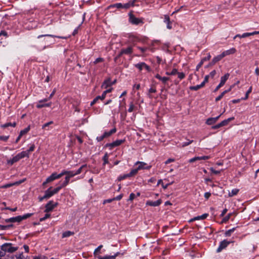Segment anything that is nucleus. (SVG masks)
<instances>
[{
  "mask_svg": "<svg viewBox=\"0 0 259 259\" xmlns=\"http://www.w3.org/2000/svg\"><path fill=\"white\" fill-rule=\"evenodd\" d=\"M50 217V214L47 212V213L45 215V216L43 218H40L39 220L40 222H42Z\"/></svg>",
  "mask_w": 259,
  "mask_h": 259,
  "instance_id": "864d4df0",
  "label": "nucleus"
},
{
  "mask_svg": "<svg viewBox=\"0 0 259 259\" xmlns=\"http://www.w3.org/2000/svg\"><path fill=\"white\" fill-rule=\"evenodd\" d=\"M239 190L238 189H233L231 190V192H229V196L230 197H232L235 196L238 194Z\"/></svg>",
  "mask_w": 259,
  "mask_h": 259,
  "instance_id": "2f4dec72",
  "label": "nucleus"
},
{
  "mask_svg": "<svg viewBox=\"0 0 259 259\" xmlns=\"http://www.w3.org/2000/svg\"><path fill=\"white\" fill-rule=\"evenodd\" d=\"M103 247L102 245H99L97 248L95 249V250L94 251V255L95 256H97L98 254V252L100 250V249Z\"/></svg>",
  "mask_w": 259,
  "mask_h": 259,
  "instance_id": "49530a36",
  "label": "nucleus"
},
{
  "mask_svg": "<svg viewBox=\"0 0 259 259\" xmlns=\"http://www.w3.org/2000/svg\"><path fill=\"white\" fill-rule=\"evenodd\" d=\"M88 171L87 165L83 164L77 170L75 171L76 175L81 174L82 171L85 173Z\"/></svg>",
  "mask_w": 259,
  "mask_h": 259,
  "instance_id": "dca6fc26",
  "label": "nucleus"
},
{
  "mask_svg": "<svg viewBox=\"0 0 259 259\" xmlns=\"http://www.w3.org/2000/svg\"><path fill=\"white\" fill-rule=\"evenodd\" d=\"M193 140H191V141L189 140L187 142H183L182 144V147H185V146H188L189 145L191 144L193 142Z\"/></svg>",
  "mask_w": 259,
  "mask_h": 259,
  "instance_id": "680f3d73",
  "label": "nucleus"
},
{
  "mask_svg": "<svg viewBox=\"0 0 259 259\" xmlns=\"http://www.w3.org/2000/svg\"><path fill=\"white\" fill-rule=\"evenodd\" d=\"M221 114L215 117H210L207 119L206 123L208 125H211L214 123L221 116Z\"/></svg>",
  "mask_w": 259,
  "mask_h": 259,
  "instance_id": "f3484780",
  "label": "nucleus"
},
{
  "mask_svg": "<svg viewBox=\"0 0 259 259\" xmlns=\"http://www.w3.org/2000/svg\"><path fill=\"white\" fill-rule=\"evenodd\" d=\"M105 138L103 134L101 136H98L96 138V140L98 141V142H101Z\"/></svg>",
  "mask_w": 259,
  "mask_h": 259,
  "instance_id": "774afa93",
  "label": "nucleus"
},
{
  "mask_svg": "<svg viewBox=\"0 0 259 259\" xmlns=\"http://www.w3.org/2000/svg\"><path fill=\"white\" fill-rule=\"evenodd\" d=\"M59 178V176L57 172H53L51 174V176H50L49 177L47 178L45 182H43L42 185L45 186L47 183L52 182L55 181V180L58 179Z\"/></svg>",
  "mask_w": 259,
  "mask_h": 259,
  "instance_id": "7ed1b4c3",
  "label": "nucleus"
},
{
  "mask_svg": "<svg viewBox=\"0 0 259 259\" xmlns=\"http://www.w3.org/2000/svg\"><path fill=\"white\" fill-rule=\"evenodd\" d=\"M33 214V213H28L23 215H18L15 217L11 218L6 220L7 223L11 222H20L23 220L27 219V218L31 217Z\"/></svg>",
  "mask_w": 259,
  "mask_h": 259,
  "instance_id": "f257e3e1",
  "label": "nucleus"
},
{
  "mask_svg": "<svg viewBox=\"0 0 259 259\" xmlns=\"http://www.w3.org/2000/svg\"><path fill=\"white\" fill-rule=\"evenodd\" d=\"M231 243L230 241L227 240H224L220 243L219 246L217 249V252H221L223 249L226 248Z\"/></svg>",
  "mask_w": 259,
  "mask_h": 259,
  "instance_id": "0eeeda50",
  "label": "nucleus"
},
{
  "mask_svg": "<svg viewBox=\"0 0 259 259\" xmlns=\"http://www.w3.org/2000/svg\"><path fill=\"white\" fill-rule=\"evenodd\" d=\"M113 6L117 9H123V4L121 3L115 4Z\"/></svg>",
  "mask_w": 259,
  "mask_h": 259,
  "instance_id": "6e6d98bb",
  "label": "nucleus"
},
{
  "mask_svg": "<svg viewBox=\"0 0 259 259\" xmlns=\"http://www.w3.org/2000/svg\"><path fill=\"white\" fill-rule=\"evenodd\" d=\"M135 197H136V194H135L133 193H132L130 195L128 200L133 201L135 199Z\"/></svg>",
  "mask_w": 259,
  "mask_h": 259,
  "instance_id": "0e129e2a",
  "label": "nucleus"
},
{
  "mask_svg": "<svg viewBox=\"0 0 259 259\" xmlns=\"http://www.w3.org/2000/svg\"><path fill=\"white\" fill-rule=\"evenodd\" d=\"M112 83L111 82V80L110 79H107L103 82L102 84L101 88L103 89H107L108 87L111 86Z\"/></svg>",
  "mask_w": 259,
  "mask_h": 259,
  "instance_id": "5701e85b",
  "label": "nucleus"
},
{
  "mask_svg": "<svg viewBox=\"0 0 259 259\" xmlns=\"http://www.w3.org/2000/svg\"><path fill=\"white\" fill-rule=\"evenodd\" d=\"M20 160V157L18 154H17L15 156L13 157L12 159H10L8 161V163L10 165H13L14 163Z\"/></svg>",
  "mask_w": 259,
  "mask_h": 259,
  "instance_id": "4be33fe9",
  "label": "nucleus"
},
{
  "mask_svg": "<svg viewBox=\"0 0 259 259\" xmlns=\"http://www.w3.org/2000/svg\"><path fill=\"white\" fill-rule=\"evenodd\" d=\"M232 213H229V214H228L226 217H225L223 220H222V222L223 223H226L230 219L231 215H232Z\"/></svg>",
  "mask_w": 259,
  "mask_h": 259,
  "instance_id": "a19ab883",
  "label": "nucleus"
},
{
  "mask_svg": "<svg viewBox=\"0 0 259 259\" xmlns=\"http://www.w3.org/2000/svg\"><path fill=\"white\" fill-rule=\"evenodd\" d=\"M9 138V136H0V140L3 141H7Z\"/></svg>",
  "mask_w": 259,
  "mask_h": 259,
  "instance_id": "052dcab7",
  "label": "nucleus"
},
{
  "mask_svg": "<svg viewBox=\"0 0 259 259\" xmlns=\"http://www.w3.org/2000/svg\"><path fill=\"white\" fill-rule=\"evenodd\" d=\"M73 234H74L73 232H71L70 231H65V232H63L62 234V238L68 237L70 236L73 235Z\"/></svg>",
  "mask_w": 259,
  "mask_h": 259,
  "instance_id": "7c9ffc66",
  "label": "nucleus"
},
{
  "mask_svg": "<svg viewBox=\"0 0 259 259\" xmlns=\"http://www.w3.org/2000/svg\"><path fill=\"white\" fill-rule=\"evenodd\" d=\"M178 74V77L180 79H183L185 77V74L183 72H178L177 73Z\"/></svg>",
  "mask_w": 259,
  "mask_h": 259,
  "instance_id": "bf43d9fd",
  "label": "nucleus"
},
{
  "mask_svg": "<svg viewBox=\"0 0 259 259\" xmlns=\"http://www.w3.org/2000/svg\"><path fill=\"white\" fill-rule=\"evenodd\" d=\"M58 204V203H53V201H50L46 205V209L45 211L46 212H49L52 211Z\"/></svg>",
  "mask_w": 259,
  "mask_h": 259,
  "instance_id": "6e6552de",
  "label": "nucleus"
},
{
  "mask_svg": "<svg viewBox=\"0 0 259 259\" xmlns=\"http://www.w3.org/2000/svg\"><path fill=\"white\" fill-rule=\"evenodd\" d=\"M12 244L10 243H6L1 246V249L5 253L8 252L13 253L18 250V247L12 246Z\"/></svg>",
  "mask_w": 259,
  "mask_h": 259,
  "instance_id": "f03ea898",
  "label": "nucleus"
},
{
  "mask_svg": "<svg viewBox=\"0 0 259 259\" xmlns=\"http://www.w3.org/2000/svg\"><path fill=\"white\" fill-rule=\"evenodd\" d=\"M210 171H211L212 173H213V174H215V175L219 174L220 173V172H221V170H215L214 169H213V168H212V167H211V168H210Z\"/></svg>",
  "mask_w": 259,
  "mask_h": 259,
  "instance_id": "e2e57ef3",
  "label": "nucleus"
},
{
  "mask_svg": "<svg viewBox=\"0 0 259 259\" xmlns=\"http://www.w3.org/2000/svg\"><path fill=\"white\" fill-rule=\"evenodd\" d=\"M164 22L166 24V27L167 29H170L172 28L169 16L167 15H164Z\"/></svg>",
  "mask_w": 259,
  "mask_h": 259,
  "instance_id": "aec40b11",
  "label": "nucleus"
},
{
  "mask_svg": "<svg viewBox=\"0 0 259 259\" xmlns=\"http://www.w3.org/2000/svg\"><path fill=\"white\" fill-rule=\"evenodd\" d=\"M16 257L17 259H29L28 256H25L24 255H23V253H21L18 255H16Z\"/></svg>",
  "mask_w": 259,
  "mask_h": 259,
  "instance_id": "de8ad7c7",
  "label": "nucleus"
},
{
  "mask_svg": "<svg viewBox=\"0 0 259 259\" xmlns=\"http://www.w3.org/2000/svg\"><path fill=\"white\" fill-rule=\"evenodd\" d=\"M251 36V33L250 32H246L244 33L241 35V37L245 38L246 37H248Z\"/></svg>",
  "mask_w": 259,
  "mask_h": 259,
  "instance_id": "338daca9",
  "label": "nucleus"
},
{
  "mask_svg": "<svg viewBox=\"0 0 259 259\" xmlns=\"http://www.w3.org/2000/svg\"><path fill=\"white\" fill-rule=\"evenodd\" d=\"M130 177V176H128V174H124L122 176H120L118 178V180L119 181H121L122 180H124L127 178H128Z\"/></svg>",
  "mask_w": 259,
  "mask_h": 259,
  "instance_id": "3c124183",
  "label": "nucleus"
},
{
  "mask_svg": "<svg viewBox=\"0 0 259 259\" xmlns=\"http://www.w3.org/2000/svg\"><path fill=\"white\" fill-rule=\"evenodd\" d=\"M108 158H109L108 154L107 153H106L102 158V159L103 160V165H105L106 164L108 163V162H109Z\"/></svg>",
  "mask_w": 259,
  "mask_h": 259,
  "instance_id": "473e14b6",
  "label": "nucleus"
},
{
  "mask_svg": "<svg viewBox=\"0 0 259 259\" xmlns=\"http://www.w3.org/2000/svg\"><path fill=\"white\" fill-rule=\"evenodd\" d=\"M105 98V97H102L101 96H97L91 103V106L94 105L99 100H103Z\"/></svg>",
  "mask_w": 259,
  "mask_h": 259,
  "instance_id": "c756f323",
  "label": "nucleus"
},
{
  "mask_svg": "<svg viewBox=\"0 0 259 259\" xmlns=\"http://www.w3.org/2000/svg\"><path fill=\"white\" fill-rule=\"evenodd\" d=\"M133 52V49L132 47H128L127 48L123 49L121 50L119 56H121L123 54L129 55Z\"/></svg>",
  "mask_w": 259,
  "mask_h": 259,
  "instance_id": "4468645a",
  "label": "nucleus"
},
{
  "mask_svg": "<svg viewBox=\"0 0 259 259\" xmlns=\"http://www.w3.org/2000/svg\"><path fill=\"white\" fill-rule=\"evenodd\" d=\"M52 188V187H51L45 192L44 196L39 198L40 201H42L44 199L49 198L55 194Z\"/></svg>",
  "mask_w": 259,
  "mask_h": 259,
  "instance_id": "20e7f679",
  "label": "nucleus"
},
{
  "mask_svg": "<svg viewBox=\"0 0 259 259\" xmlns=\"http://www.w3.org/2000/svg\"><path fill=\"white\" fill-rule=\"evenodd\" d=\"M138 170H139V169H138V167L137 168H135L131 170V171L128 174V176H130V177H131L135 176L137 174Z\"/></svg>",
  "mask_w": 259,
  "mask_h": 259,
  "instance_id": "e433bc0d",
  "label": "nucleus"
},
{
  "mask_svg": "<svg viewBox=\"0 0 259 259\" xmlns=\"http://www.w3.org/2000/svg\"><path fill=\"white\" fill-rule=\"evenodd\" d=\"M42 42L44 43V45L42 49L44 50L47 48V46H48V45L50 42V41H49L47 39L44 38L42 40Z\"/></svg>",
  "mask_w": 259,
  "mask_h": 259,
  "instance_id": "a18cd8bd",
  "label": "nucleus"
},
{
  "mask_svg": "<svg viewBox=\"0 0 259 259\" xmlns=\"http://www.w3.org/2000/svg\"><path fill=\"white\" fill-rule=\"evenodd\" d=\"M120 253L119 252H117L113 255H106L104 256H102L103 258L101 259H115L116 257Z\"/></svg>",
  "mask_w": 259,
  "mask_h": 259,
  "instance_id": "a878e982",
  "label": "nucleus"
},
{
  "mask_svg": "<svg viewBox=\"0 0 259 259\" xmlns=\"http://www.w3.org/2000/svg\"><path fill=\"white\" fill-rule=\"evenodd\" d=\"M208 216V213H204L201 215H198L197 217H195L192 219L190 221L193 222L196 220H204Z\"/></svg>",
  "mask_w": 259,
  "mask_h": 259,
  "instance_id": "6ab92c4d",
  "label": "nucleus"
},
{
  "mask_svg": "<svg viewBox=\"0 0 259 259\" xmlns=\"http://www.w3.org/2000/svg\"><path fill=\"white\" fill-rule=\"evenodd\" d=\"M112 90H113V88H110L108 89H107L106 91H104L102 94V97H106L107 94L111 92Z\"/></svg>",
  "mask_w": 259,
  "mask_h": 259,
  "instance_id": "37998d69",
  "label": "nucleus"
},
{
  "mask_svg": "<svg viewBox=\"0 0 259 259\" xmlns=\"http://www.w3.org/2000/svg\"><path fill=\"white\" fill-rule=\"evenodd\" d=\"M42 37H58V38H65L66 37H62V36H56V35H52V34H44V35H38L37 38L38 39H39Z\"/></svg>",
  "mask_w": 259,
  "mask_h": 259,
  "instance_id": "bb28decb",
  "label": "nucleus"
},
{
  "mask_svg": "<svg viewBox=\"0 0 259 259\" xmlns=\"http://www.w3.org/2000/svg\"><path fill=\"white\" fill-rule=\"evenodd\" d=\"M139 40V38L133 35H130L128 38V42L130 43L135 44Z\"/></svg>",
  "mask_w": 259,
  "mask_h": 259,
  "instance_id": "b1692460",
  "label": "nucleus"
},
{
  "mask_svg": "<svg viewBox=\"0 0 259 259\" xmlns=\"http://www.w3.org/2000/svg\"><path fill=\"white\" fill-rule=\"evenodd\" d=\"M162 203V201L161 199H158L156 201H153L151 200H147L146 202V205L151 206H158Z\"/></svg>",
  "mask_w": 259,
  "mask_h": 259,
  "instance_id": "f8f14e48",
  "label": "nucleus"
},
{
  "mask_svg": "<svg viewBox=\"0 0 259 259\" xmlns=\"http://www.w3.org/2000/svg\"><path fill=\"white\" fill-rule=\"evenodd\" d=\"M230 76V74L229 73H226L225 75L223 76H222L221 78V81L219 85L216 87V88L214 90V92L217 91L220 88H221L222 86H223L227 80L228 79L229 77Z\"/></svg>",
  "mask_w": 259,
  "mask_h": 259,
  "instance_id": "423d86ee",
  "label": "nucleus"
},
{
  "mask_svg": "<svg viewBox=\"0 0 259 259\" xmlns=\"http://www.w3.org/2000/svg\"><path fill=\"white\" fill-rule=\"evenodd\" d=\"M16 125V122H13V123H11V122H8V123H6L5 124H4L3 125H1V127L2 128H6V127H8L9 126H13V127H15Z\"/></svg>",
  "mask_w": 259,
  "mask_h": 259,
  "instance_id": "f704fd0d",
  "label": "nucleus"
},
{
  "mask_svg": "<svg viewBox=\"0 0 259 259\" xmlns=\"http://www.w3.org/2000/svg\"><path fill=\"white\" fill-rule=\"evenodd\" d=\"M53 123V122L52 121H51L50 122H48L47 123H45L42 126V128L43 129H45L46 130H50V128H49V126L51 125V124H52Z\"/></svg>",
  "mask_w": 259,
  "mask_h": 259,
  "instance_id": "c9c22d12",
  "label": "nucleus"
},
{
  "mask_svg": "<svg viewBox=\"0 0 259 259\" xmlns=\"http://www.w3.org/2000/svg\"><path fill=\"white\" fill-rule=\"evenodd\" d=\"M178 73V70L176 68H174L171 71L169 72H166L165 74L168 75H174Z\"/></svg>",
  "mask_w": 259,
  "mask_h": 259,
  "instance_id": "ea45409f",
  "label": "nucleus"
},
{
  "mask_svg": "<svg viewBox=\"0 0 259 259\" xmlns=\"http://www.w3.org/2000/svg\"><path fill=\"white\" fill-rule=\"evenodd\" d=\"M15 185L14 184V183H9V184H6V185H4L2 186H1V188H9V187H11L12 186H14Z\"/></svg>",
  "mask_w": 259,
  "mask_h": 259,
  "instance_id": "4d7b16f0",
  "label": "nucleus"
},
{
  "mask_svg": "<svg viewBox=\"0 0 259 259\" xmlns=\"http://www.w3.org/2000/svg\"><path fill=\"white\" fill-rule=\"evenodd\" d=\"M135 66L137 69H138L140 71H142L144 69H146L148 72L151 71L150 66L147 65L144 62H140L139 63L136 64L135 65Z\"/></svg>",
  "mask_w": 259,
  "mask_h": 259,
  "instance_id": "39448f33",
  "label": "nucleus"
},
{
  "mask_svg": "<svg viewBox=\"0 0 259 259\" xmlns=\"http://www.w3.org/2000/svg\"><path fill=\"white\" fill-rule=\"evenodd\" d=\"M129 21L133 24L138 25L140 23H143L142 20L135 17L133 15L130 14L129 18Z\"/></svg>",
  "mask_w": 259,
  "mask_h": 259,
  "instance_id": "9b49d317",
  "label": "nucleus"
},
{
  "mask_svg": "<svg viewBox=\"0 0 259 259\" xmlns=\"http://www.w3.org/2000/svg\"><path fill=\"white\" fill-rule=\"evenodd\" d=\"M51 105L52 102L44 103L42 101H38V103L37 104L36 106L37 108H41L45 107H50Z\"/></svg>",
  "mask_w": 259,
  "mask_h": 259,
  "instance_id": "412c9836",
  "label": "nucleus"
},
{
  "mask_svg": "<svg viewBox=\"0 0 259 259\" xmlns=\"http://www.w3.org/2000/svg\"><path fill=\"white\" fill-rule=\"evenodd\" d=\"M65 187L64 186H62V184H61L57 188H55L54 190H53L54 193L55 194H57L62 188Z\"/></svg>",
  "mask_w": 259,
  "mask_h": 259,
  "instance_id": "c03bdc74",
  "label": "nucleus"
},
{
  "mask_svg": "<svg viewBox=\"0 0 259 259\" xmlns=\"http://www.w3.org/2000/svg\"><path fill=\"white\" fill-rule=\"evenodd\" d=\"M76 176L75 171H69L68 174V177L70 179L74 176Z\"/></svg>",
  "mask_w": 259,
  "mask_h": 259,
  "instance_id": "603ef678",
  "label": "nucleus"
},
{
  "mask_svg": "<svg viewBox=\"0 0 259 259\" xmlns=\"http://www.w3.org/2000/svg\"><path fill=\"white\" fill-rule=\"evenodd\" d=\"M137 0H130L127 3L123 4V9H127L131 7L135 6V3Z\"/></svg>",
  "mask_w": 259,
  "mask_h": 259,
  "instance_id": "2eb2a0df",
  "label": "nucleus"
},
{
  "mask_svg": "<svg viewBox=\"0 0 259 259\" xmlns=\"http://www.w3.org/2000/svg\"><path fill=\"white\" fill-rule=\"evenodd\" d=\"M69 170H63L60 174H59V178H60L64 175L68 176Z\"/></svg>",
  "mask_w": 259,
  "mask_h": 259,
  "instance_id": "09e8293b",
  "label": "nucleus"
},
{
  "mask_svg": "<svg viewBox=\"0 0 259 259\" xmlns=\"http://www.w3.org/2000/svg\"><path fill=\"white\" fill-rule=\"evenodd\" d=\"M234 119V117H230L227 119L224 120L220 123H221L222 126H225V125H227L230 121H231Z\"/></svg>",
  "mask_w": 259,
  "mask_h": 259,
  "instance_id": "cd10ccee",
  "label": "nucleus"
},
{
  "mask_svg": "<svg viewBox=\"0 0 259 259\" xmlns=\"http://www.w3.org/2000/svg\"><path fill=\"white\" fill-rule=\"evenodd\" d=\"M200 88H201L199 84L195 85V86H191L190 87V89L192 91H197L199 89H200Z\"/></svg>",
  "mask_w": 259,
  "mask_h": 259,
  "instance_id": "8fccbe9b",
  "label": "nucleus"
},
{
  "mask_svg": "<svg viewBox=\"0 0 259 259\" xmlns=\"http://www.w3.org/2000/svg\"><path fill=\"white\" fill-rule=\"evenodd\" d=\"M116 132V128H114L112 130H111L109 132H105L103 134V135L105 137V138H107L109 136H110L112 134L115 133Z\"/></svg>",
  "mask_w": 259,
  "mask_h": 259,
  "instance_id": "393cba45",
  "label": "nucleus"
},
{
  "mask_svg": "<svg viewBox=\"0 0 259 259\" xmlns=\"http://www.w3.org/2000/svg\"><path fill=\"white\" fill-rule=\"evenodd\" d=\"M125 142V140H117L112 143H108L106 145L107 147H110V148H113L115 147L118 146L123 143Z\"/></svg>",
  "mask_w": 259,
  "mask_h": 259,
  "instance_id": "1a4fd4ad",
  "label": "nucleus"
},
{
  "mask_svg": "<svg viewBox=\"0 0 259 259\" xmlns=\"http://www.w3.org/2000/svg\"><path fill=\"white\" fill-rule=\"evenodd\" d=\"M134 108H135V106L134 105L133 103L131 102L130 104V107L128 109V111L129 112H133L134 111Z\"/></svg>",
  "mask_w": 259,
  "mask_h": 259,
  "instance_id": "5fc2aeb1",
  "label": "nucleus"
},
{
  "mask_svg": "<svg viewBox=\"0 0 259 259\" xmlns=\"http://www.w3.org/2000/svg\"><path fill=\"white\" fill-rule=\"evenodd\" d=\"M34 149H35V145L34 144H32L29 147V149L28 150H27V151H28V153L29 154V152L33 151Z\"/></svg>",
  "mask_w": 259,
  "mask_h": 259,
  "instance_id": "69168bd1",
  "label": "nucleus"
},
{
  "mask_svg": "<svg viewBox=\"0 0 259 259\" xmlns=\"http://www.w3.org/2000/svg\"><path fill=\"white\" fill-rule=\"evenodd\" d=\"M235 228H233L231 229L228 230L227 231H226L225 235L226 236H231V234L235 231Z\"/></svg>",
  "mask_w": 259,
  "mask_h": 259,
  "instance_id": "79ce46f5",
  "label": "nucleus"
},
{
  "mask_svg": "<svg viewBox=\"0 0 259 259\" xmlns=\"http://www.w3.org/2000/svg\"><path fill=\"white\" fill-rule=\"evenodd\" d=\"M156 92V90L155 88H151L150 89H149V90H148V96L149 98L150 99H152L153 98V96L151 95V94L152 93H155Z\"/></svg>",
  "mask_w": 259,
  "mask_h": 259,
  "instance_id": "72a5a7b5",
  "label": "nucleus"
},
{
  "mask_svg": "<svg viewBox=\"0 0 259 259\" xmlns=\"http://www.w3.org/2000/svg\"><path fill=\"white\" fill-rule=\"evenodd\" d=\"M209 158H210V156H197V157H195L190 159L189 160V162L192 163L197 160H207V159H209Z\"/></svg>",
  "mask_w": 259,
  "mask_h": 259,
  "instance_id": "ddd939ff",
  "label": "nucleus"
},
{
  "mask_svg": "<svg viewBox=\"0 0 259 259\" xmlns=\"http://www.w3.org/2000/svg\"><path fill=\"white\" fill-rule=\"evenodd\" d=\"M236 50L235 48H232L229 50L224 51L222 54L223 57H225L226 56L230 55L231 54H233L236 52Z\"/></svg>",
  "mask_w": 259,
  "mask_h": 259,
  "instance_id": "a211bd4d",
  "label": "nucleus"
},
{
  "mask_svg": "<svg viewBox=\"0 0 259 259\" xmlns=\"http://www.w3.org/2000/svg\"><path fill=\"white\" fill-rule=\"evenodd\" d=\"M70 178L67 176H66L65 178V181L62 183V186L66 187L67 185H68L70 181Z\"/></svg>",
  "mask_w": 259,
  "mask_h": 259,
  "instance_id": "58836bf2",
  "label": "nucleus"
},
{
  "mask_svg": "<svg viewBox=\"0 0 259 259\" xmlns=\"http://www.w3.org/2000/svg\"><path fill=\"white\" fill-rule=\"evenodd\" d=\"M136 165L139 164L138 167V169H149L151 167V165H147V163L144 162L142 161H137L136 163Z\"/></svg>",
  "mask_w": 259,
  "mask_h": 259,
  "instance_id": "9d476101",
  "label": "nucleus"
},
{
  "mask_svg": "<svg viewBox=\"0 0 259 259\" xmlns=\"http://www.w3.org/2000/svg\"><path fill=\"white\" fill-rule=\"evenodd\" d=\"M169 78L167 77H162L160 80L164 84H166L167 81L169 80Z\"/></svg>",
  "mask_w": 259,
  "mask_h": 259,
  "instance_id": "13d9d810",
  "label": "nucleus"
},
{
  "mask_svg": "<svg viewBox=\"0 0 259 259\" xmlns=\"http://www.w3.org/2000/svg\"><path fill=\"white\" fill-rule=\"evenodd\" d=\"M30 126H28L27 127L22 130L20 132V136H22L24 134L27 133L30 131Z\"/></svg>",
  "mask_w": 259,
  "mask_h": 259,
  "instance_id": "4c0bfd02",
  "label": "nucleus"
},
{
  "mask_svg": "<svg viewBox=\"0 0 259 259\" xmlns=\"http://www.w3.org/2000/svg\"><path fill=\"white\" fill-rule=\"evenodd\" d=\"M18 154L20 157V159L25 157H29V154L28 153V152L27 151H22L18 153Z\"/></svg>",
  "mask_w": 259,
  "mask_h": 259,
  "instance_id": "c85d7f7f",
  "label": "nucleus"
}]
</instances>
